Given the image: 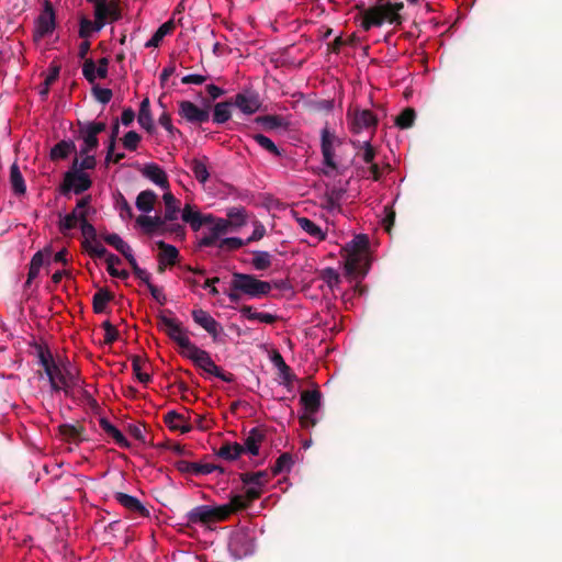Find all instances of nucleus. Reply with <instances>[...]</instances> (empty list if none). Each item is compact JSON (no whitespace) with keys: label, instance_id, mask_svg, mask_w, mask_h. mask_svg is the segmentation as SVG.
Returning <instances> with one entry per match:
<instances>
[{"label":"nucleus","instance_id":"20","mask_svg":"<svg viewBox=\"0 0 562 562\" xmlns=\"http://www.w3.org/2000/svg\"><path fill=\"white\" fill-rule=\"evenodd\" d=\"M158 248V271L164 272L166 269L173 267L179 260L178 249L165 241L156 243Z\"/></svg>","mask_w":562,"mask_h":562},{"label":"nucleus","instance_id":"12","mask_svg":"<svg viewBox=\"0 0 562 562\" xmlns=\"http://www.w3.org/2000/svg\"><path fill=\"white\" fill-rule=\"evenodd\" d=\"M90 212L89 198H82L78 201L71 213L66 214L59 221V231L64 235L77 227H80L82 221L88 217Z\"/></svg>","mask_w":562,"mask_h":562},{"label":"nucleus","instance_id":"56","mask_svg":"<svg viewBox=\"0 0 562 562\" xmlns=\"http://www.w3.org/2000/svg\"><path fill=\"white\" fill-rule=\"evenodd\" d=\"M247 245V240H243L238 237L224 238L220 243V247L223 249H239Z\"/></svg>","mask_w":562,"mask_h":562},{"label":"nucleus","instance_id":"39","mask_svg":"<svg viewBox=\"0 0 562 562\" xmlns=\"http://www.w3.org/2000/svg\"><path fill=\"white\" fill-rule=\"evenodd\" d=\"M262 439L263 437L259 431L255 429L251 430L245 439L244 445H241L244 447V452H247L250 456H258Z\"/></svg>","mask_w":562,"mask_h":562},{"label":"nucleus","instance_id":"11","mask_svg":"<svg viewBox=\"0 0 562 562\" xmlns=\"http://www.w3.org/2000/svg\"><path fill=\"white\" fill-rule=\"evenodd\" d=\"M301 404L303 406V413L300 416V424L304 428L315 426L316 418L315 414L318 412L321 406V394L318 391H304L301 394Z\"/></svg>","mask_w":562,"mask_h":562},{"label":"nucleus","instance_id":"54","mask_svg":"<svg viewBox=\"0 0 562 562\" xmlns=\"http://www.w3.org/2000/svg\"><path fill=\"white\" fill-rule=\"evenodd\" d=\"M102 328L104 330V342L105 344H113L116 339H117V336H119V333H117V329L115 328V326H113L109 321L106 322H103L102 324Z\"/></svg>","mask_w":562,"mask_h":562},{"label":"nucleus","instance_id":"6","mask_svg":"<svg viewBox=\"0 0 562 562\" xmlns=\"http://www.w3.org/2000/svg\"><path fill=\"white\" fill-rule=\"evenodd\" d=\"M240 481L245 485V491L233 495V498H238L239 508L243 510L261 497L270 477L266 471L247 472L240 475Z\"/></svg>","mask_w":562,"mask_h":562},{"label":"nucleus","instance_id":"42","mask_svg":"<svg viewBox=\"0 0 562 562\" xmlns=\"http://www.w3.org/2000/svg\"><path fill=\"white\" fill-rule=\"evenodd\" d=\"M113 299V295L110 291L105 289H100L94 295L92 300L93 311L98 314L103 313L110 301Z\"/></svg>","mask_w":562,"mask_h":562},{"label":"nucleus","instance_id":"51","mask_svg":"<svg viewBox=\"0 0 562 562\" xmlns=\"http://www.w3.org/2000/svg\"><path fill=\"white\" fill-rule=\"evenodd\" d=\"M140 140L142 137L138 133L130 131L123 136L122 144L125 149L135 151L138 148Z\"/></svg>","mask_w":562,"mask_h":562},{"label":"nucleus","instance_id":"64","mask_svg":"<svg viewBox=\"0 0 562 562\" xmlns=\"http://www.w3.org/2000/svg\"><path fill=\"white\" fill-rule=\"evenodd\" d=\"M119 211H120V216L123 218V220H131L133 217V211H132V207L131 205L127 203L126 200H122L120 203H119Z\"/></svg>","mask_w":562,"mask_h":562},{"label":"nucleus","instance_id":"37","mask_svg":"<svg viewBox=\"0 0 562 562\" xmlns=\"http://www.w3.org/2000/svg\"><path fill=\"white\" fill-rule=\"evenodd\" d=\"M216 467L211 463H198V462H180L179 470L189 472L191 474H211L215 471Z\"/></svg>","mask_w":562,"mask_h":562},{"label":"nucleus","instance_id":"17","mask_svg":"<svg viewBox=\"0 0 562 562\" xmlns=\"http://www.w3.org/2000/svg\"><path fill=\"white\" fill-rule=\"evenodd\" d=\"M191 315L194 323L209 333L213 340L220 338L223 333V327L209 312L202 308H194Z\"/></svg>","mask_w":562,"mask_h":562},{"label":"nucleus","instance_id":"52","mask_svg":"<svg viewBox=\"0 0 562 562\" xmlns=\"http://www.w3.org/2000/svg\"><path fill=\"white\" fill-rule=\"evenodd\" d=\"M254 139L257 142V144L259 146H261L267 151H269L276 156L280 155L278 147L274 145V143L269 137H267L262 134H256L254 136Z\"/></svg>","mask_w":562,"mask_h":562},{"label":"nucleus","instance_id":"46","mask_svg":"<svg viewBox=\"0 0 562 562\" xmlns=\"http://www.w3.org/2000/svg\"><path fill=\"white\" fill-rule=\"evenodd\" d=\"M293 458L290 453H282L276 461L272 468V474L278 475L284 472H290L293 467Z\"/></svg>","mask_w":562,"mask_h":562},{"label":"nucleus","instance_id":"40","mask_svg":"<svg viewBox=\"0 0 562 562\" xmlns=\"http://www.w3.org/2000/svg\"><path fill=\"white\" fill-rule=\"evenodd\" d=\"M190 168L198 181L205 183L210 177L206 158H194L190 162Z\"/></svg>","mask_w":562,"mask_h":562},{"label":"nucleus","instance_id":"7","mask_svg":"<svg viewBox=\"0 0 562 562\" xmlns=\"http://www.w3.org/2000/svg\"><path fill=\"white\" fill-rule=\"evenodd\" d=\"M342 146V140L338 138L335 134L329 132L328 128H323L322 131V154L324 159V165L331 169L337 170L339 165L341 164V154L340 149Z\"/></svg>","mask_w":562,"mask_h":562},{"label":"nucleus","instance_id":"63","mask_svg":"<svg viewBox=\"0 0 562 562\" xmlns=\"http://www.w3.org/2000/svg\"><path fill=\"white\" fill-rule=\"evenodd\" d=\"M82 158L79 162L80 170L83 171L86 169H93L95 166V158L92 155L88 154H81Z\"/></svg>","mask_w":562,"mask_h":562},{"label":"nucleus","instance_id":"34","mask_svg":"<svg viewBox=\"0 0 562 562\" xmlns=\"http://www.w3.org/2000/svg\"><path fill=\"white\" fill-rule=\"evenodd\" d=\"M175 27H176V25L172 20L165 22L164 24H161L158 27V30L154 33L151 38L146 42L145 46L147 48L158 47L160 45V43L162 42L164 37L167 36L168 34H171L173 32Z\"/></svg>","mask_w":562,"mask_h":562},{"label":"nucleus","instance_id":"25","mask_svg":"<svg viewBox=\"0 0 562 562\" xmlns=\"http://www.w3.org/2000/svg\"><path fill=\"white\" fill-rule=\"evenodd\" d=\"M164 422L171 431L187 434L192 430V425L184 414L170 411L165 414Z\"/></svg>","mask_w":562,"mask_h":562},{"label":"nucleus","instance_id":"29","mask_svg":"<svg viewBox=\"0 0 562 562\" xmlns=\"http://www.w3.org/2000/svg\"><path fill=\"white\" fill-rule=\"evenodd\" d=\"M114 498L116 502L122 505L124 508L128 509L133 513H138L142 516H147L148 512L143 506V504L134 496H131L125 493H116Z\"/></svg>","mask_w":562,"mask_h":562},{"label":"nucleus","instance_id":"31","mask_svg":"<svg viewBox=\"0 0 562 562\" xmlns=\"http://www.w3.org/2000/svg\"><path fill=\"white\" fill-rule=\"evenodd\" d=\"M162 201L165 203V209H166L164 218L167 222L176 221L178 218V214L180 211L179 201L172 194L170 189L167 191H164Z\"/></svg>","mask_w":562,"mask_h":562},{"label":"nucleus","instance_id":"36","mask_svg":"<svg viewBox=\"0 0 562 562\" xmlns=\"http://www.w3.org/2000/svg\"><path fill=\"white\" fill-rule=\"evenodd\" d=\"M100 426L104 430V432L108 436H110L119 447H121V448L130 447V442L125 438V436L115 426H113L110 422H108L106 419H101Z\"/></svg>","mask_w":562,"mask_h":562},{"label":"nucleus","instance_id":"30","mask_svg":"<svg viewBox=\"0 0 562 562\" xmlns=\"http://www.w3.org/2000/svg\"><path fill=\"white\" fill-rule=\"evenodd\" d=\"M226 223H228V227L232 231H236L244 225H246L248 220V214L244 207H231L227 211Z\"/></svg>","mask_w":562,"mask_h":562},{"label":"nucleus","instance_id":"60","mask_svg":"<svg viewBox=\"0 0 562 562\" xmlns=\"http://www.w3.org/2000/svg\"><path fill=\"white\" fill-rule=\"evenodd\" d=\"M85 246L91 255L99 258L103 257L106 252V249L101 244L95 243V240L85 244Z\"/></svg>","mask_w":562,"mask_h":562},{"label":"nucleus","instance_id":"4","mask_svg":"<svg viewBox=\"0 0 562 562\" xmlns=\"http://www.w3.org/2000/svg\"><path fill=\"white\" fill-rule=\"evenodd\" d=\"M240 512L238 498H229V502L218 506L201 505L194 507L188 515L192 524L211 526L212 524L227 520L232 515Z\"/></svg>","mask_w":562,"mask_h":562},{"label":"nucleus","instance_id":"35","mask_svg":"<svg viewBox=\"0 0 562 562\" xmlns=\"http://www.w3.org/2000/svg\"><path fill=\"white\" fill-rule=\"evenodd\" d=\"M104 240L120 251L130 262L134 261L131 247L117 234H109L104 236Z\"/></svg>","mask_w":562,"mask_h":562},{"label":"nucleus","instance_id":"49","mask_svg":"<svg viewBox=\"0 0 562 562\" xmlns=\"http://www.w3.org/2000/svg\"><path fill=\"white\" fill-rule=\"evenodd\" d=\"M44 263V254L36 252L30 263V269L27 273V281L26 283L30 284L41 272V269Z\"/></svg>","mask_w":562,"mask_h":562},{"label":"nucleus","instance_id":"41","mask_svg":"<svg viewBox=\"0 0 562 562\" xmlns=\"http://www.w3.org/2000/svg\"><path fill=\"white\" fill-rule=\"evenodd\" d=\"M132 367L136 379L140 383L147 384L150 381L148 363L144 359H142L140 357H135L132 361Z\"/></svg>","mask_w":562,"mask_h":562},{"label":"nucleus","instance_id":"61","mask_svg":"<svg viewBox=\"0 0 562 562\" xmlns=\"http://www.w3.org/2000/svg\"><path fill=\"white\" fill-rule=\"evenodd\" d=\"M206 81V77L199 74L187 75L182 77L181 82L183 85H202Z\"/></svg>","mask_w":562,"mask_h":562},{"label":"nucleus","instance_id":"1","mask_svg":"<svg viewBox=\"0 0 562 562\" xmlns=\"http://www.w3.org/2000/svg\"><path fill=\"white\" fill-rule=\"evenodd\" d=\"M357 9L359 13L356 19L363 31L380 27L384 23L401 24L402 22L400 14L403 9L402 2L379 1L369 8L358 5Z\"/></svg>","mask_w":562,"mask_h":562},{"label":"nucleus","instance_id":"62","mask_svg":"<svg viewBox=\"0 0 562 562\" xmlns=\"http://www.w3.org/2000/svg\"><path fill=\"white\" fill-rule=\"evenodd\" d=\"M323 279L331 288L339 283V274L334 269H326L323 273Z\"/></svg>","mask_w":562,"mask_h":562},{"label":"nucleus","instance_id":"16","mask_svg":"<svg viewBox=\"0 0 562 562\" xmlns=\"http://www.w3.org/2000/svg\"><path fill=\"white\" fill-rule=\"evenodd\" d=\"M207 217H210V220L205 221L204 225L209 226V234L202 237L201 245L213 246L222 235L227 234L231 229L225 218L215 217L212 214H207Z\"/></svg>","mask_w":562,"mask_h":562},{"label":"nucleus","instance_id":"59","mask_svg":"<svg viewBox=\"0 0 562 562\" xmlns=\"http://www.w3.org/2000/svg\"><path fill=\"white\" fill-rule=\"evenodd\" d=\"M112 259H115L117 262H120V259L119 257L114 256V255H110L106 259V262H108V271L109 273L112 276V277H119V278H126L127 277V272L125 270H117V268L113 267L112 265Z\"/></svg>","mask_w":562,"mask_h":562},{"label":"nucleus","instance_id":"28","mask_svg":"<svg viewBox=\"0 0 562 562\" xmlns=\"http://www.w3.org/2000/svg\"><path fill=\"white\" fill-rule=\"evenodd\" d=\"M137 122H138L139 126L142 128H144L147 133H149L150 135L154 134L155 125H154V120L151 116L150 103H149L148 98H145L140 102L139 111H138V115H137Z\"/></svg>","mask_w":562,"mask_h":562},{"label":"nucleus","instance_id":"14","mask_svg":"<svg viewBox=\"0 0 562 562\" xmlns=\"http://www.w3.org/2000/svg\"><path fill=\"white\" fill-rule=\"evenodd\" d=\"M94 5V18L98 22L105 23L116 21L120 18V8L116 0H87Z\"/></svg>","mask_w":562,"mask_h":562},{"label":"nucleus","instance_id":"57","mask_svg":"<svg viewBox=\"0 0 562 562\" xmlns=\"http://www.w3.org/2000/svg\"><path fill=\"white\" fill-rule=\"evenodd\" d=\"M252 225H254V231H252V234L246 239L247 244H249L251 241H258V240L262 239L263 236L266 235V227L262 223H260L259 221H255L252 223Z\"/></svg>","mask_w":562,"mask_h":562},{"label":"nucleus","instance_id":"24","mask_svg":"<svg viewBox=\"0 0 562 562\" xmlns=\"http://www.w3.org/2000/svg\"><path fill=\"white\" fill-rule=\"evenodd\" d=\"M181 218L184 223L196 232L209 221L207 214H202L196 206L187 203L181 211Z\"/></svg>","mask_w":562,"mask_h":562},{"label":"nucleus","instance_id":"5","mask_svg":"<svg viewBox=\"0 0 562 562\" xmlns=\"http://www.w3.org/2000/svg\"><path fill=\"white\" fill-rule=\"evenodd\" d=\"M272 286L267 281H261L252 274L234 273L231 292L227 294L231 301H237L240 294L251 299H260L270 293Z\"/></svg>","mask_w":562,"mask_h":562},{"label":"nucleus","instance_id":"3","mask_svg":"<svg viewBox=\"0 0 562 562\" xmlns=\"http://www.w3.org/2000/svg\"><path fill=\"white\" fill-rule=\"evenodd\" d=\"M38 358L53 390L67 391L75 385V372L69 362L54 360L50 352L45 349L40 350Z\"/></svg>","mask_w":562,"mask_h":562},{"label":"nucleus","instance_id":"13","mask_svg":"<svg viewBox=\"0 0 562 562\" xmlns=\"http://www.w3.org/2000/svg\"><path fill=\"white\" fill-rule=\"evenodd\" d=\"M56 27V15L53 4L45 0L44 8L35 21L34 26V41L38 42L42 38L50 35Z\"/></svg>","mask_w":562,"mask_h":562},{"label":"nucleus","instance_id":"18","mask_svg":"<svg viewBox=\"0 0 562 562\" xmlns=\"http://www.w3.org/2000/svg\"><path fill=\"white\" fill-rule=\"evenodd\" d=\"M179 115L190 123H204L210 119V112L206 108H201L191 101H180L178 103Z\"/></svg>","mask_w":562,"mask_h":562},{"label":"nucleus","instance_id":"58","mask_svg":"<svg viewBox=\"0 0 562 562\" xmlns=\"http://www.w3.org/2000/svg\"><path fill=\"white\" fill-rule=\"evenodd\" d=\"M159 124L169 133L170 136H173L176 133H179V130H177L173 125H172V120H171V116L170 114L168 113H162L160 116H159V120H158Z\"/></svg>","mask_w":562,"mask_h":562},{"label":"nucleus","instance_id":"8","mask_svg":"<svg viewBox=\"0 0 562 562\" xmlns=\"http://www.w3.org/2000/svg\"><path fill=\"white\" fill-rule=\"evenodd\" d=\"M164 329L168 337L173 340L180 348V355L187 353L195 344L190 339L189 330L180 321L172 317H164L161 319Z\"/></svg>","mask_w":562,"mask_h":562},{"label":"nucleus","instance_id":"33","mask_svg":"<svg viewBox=\"0 0 562 562\" xmlns=\"http://www.w3.org/2000/svg\"><path fill=\"white\" fill-rule=\"evenodd\" d=\"M295 221L300 228L315 240L322 241L325 239L326 234L313 221L308 220L307 217H296Z\"/></svg>","mask_w":562,"mask_h":562},{"label":"nucleus","instance_id":"21","mask_svg":"<svg viewBox=\"0 0 562 562\" xmlns=\"http://www.w3.org/2000/svg\"><path fill=\"white\" fill-rule=\"evenodd\" d=\"M103 122L89 123L82 131L83 146L80 154H88L98 147V135L105 130Z\"/></svg>","mask_w":562,"mask_h":562},{"label":"nucleus","instance_id":"2","mask_svg":"<svg viewBox=\"0 0 562 562\" xmlns=\"http://www.w3.org/2000/svg\"><path fill=\"white\" fill-rule=\"evenodd\" d=\"M346 273L349 276H364L369 269V238L357 235L341 249Z\"/></svg>","mask_w":562,"mask_h":562},{"label":"nucleus","instance_id":"45","mask_svg":"<svg viewBox=\"0 0 562 562\" xmlns=\"http://www.w3.org/2000/svg\"><path fill=\"white\" fill-rule=\"evenodd\" d=\"M102 27V23L98 22L95 18L94 21L82 18L80 20L79 36L81 38H88L92 33L99 32Z\"/></svg>","mask_w":562,"mask_h":562},{"label":"nucleus","instance_id":"23","mask_svg":"<svg viewBox=\"0 0 562 562\" xmlns=\"http://www.w3.org/2000/svg\"><path fill=\"white\" fill-rule=\"evenodd\" d=\"M166 220L159 215H139L136 218V224L142 231L149 235H161L166 231Z\"/></svg>","mask_w":562,"mask_h":562},{"label":"nucleus","instance_id":"9","mask_svg":"<svg viewBox=\"0 0 562 562\" xmlns=\"http://www.w3.org/2000/svg\"><path fill=\"white\" fill-rule=\"evenodd\" d=\"M228 549L237 559L248 557L255 550L254 532L246 528L235 530L231 535Z\"/></svg>","mask_w":562,"mask_h":562},{"label":"nucleus","instance_id":"10","mask_svg":"<svg viewBox=\"0 0 562 562\" xmlns=\"http://www.w3.org/2000/svg\"><path fill=\"white\" fill-rule=\"evenodd\" d=\"M182 357L191 360L195 367L203 370L204 372L220 378L223 381H229V379L223 374L222 369L212 360L210 353L199 348L196 345L191 347V349Z\"/></svg>","mask_w":562,"mask_h":562},{"label":"nucleus","instance_id":"48","mask_svg":"<svg viewBox=\"0 0 562 562\" xmlns=\"http://www.w3.org/2000/svg\"><path fill=\"white\" fill-rule=\"evenodd\" d=\"M231 104L228 102H220L214 106L213 121L223 124L231 119Z\"/></svg>","mask_w":562,"mask_h":562},{"label":"nucleus","instance_id":"26","mask_svg":"<svg viewBox=\"0 0 562 562\" xmlns=\"http://www.w3.org/2000/svg\"><path fill=\"white\" fill-rule=\"evenodd\" d=\"M65 183L76 193H81L90 188L91 180L85 171L76 170L66 173Z\"/></svg>","mask_w":562,"mask_h":562},{"label":"nucleus","instance_id":"38","mask_svg":"<svg viewBox=\"0 0 562 562\" xmlns=\"http://www.w3.org/2000/svg\"><path fill=\"white\" fill-rule=\"evenodd\" d=\"M241 315L249 321H258L265 324H273L277 321V316L270 313L254 311L251 306H243L240 308Z\"/></svg>","mask_w":562,"mask_h":562},{"label":"nucleus","instance_id":"50","mask_svg":"<svg viewBox=\"0 0 562 562\" xmlns=\"http://www.w3.org/2000/svg\"><path fill=\"white\" fill-rule=\"evenodd\" d=\"M251 263L256 270H265L271 266V256L267 251H257Z\"/></svg>","mask_w":562,"mask_h":562},{"label":"nucleus","instance_id":"32","mask_svg":"<svg viewBox=\"0 0 562 562\" xmlns=\"http://www.w3.org/2000/svg\"><path fill=\"white\" fill-rule=\"evenodd\" d=\"M157 202V194L151 190L142 191L136 198V207L143 213H149L154 210Z\"/></svg>","mask_w":562,"mask_h":562},{"label":"nucleus","instance_id":"15","mask_svg":"<svg viewBox=\"0 0 562 562\" xmlns=\"http://www.w3.org/2000/svg\"><path fill=\"white\" fill-rule=\"evenodd\" d=\"M350 130L360 133L364 130H374L378 123L376 116L370 110H355L348 113Z\"/></svg>","mask_w":562,"mask_h":562},{"label":"nucleus","instance_id":"55","mask_svg":"<svg viewBox=\"0 0 562 562\" xmlns=\"http://www.w3.org/2000/svg\"><path fill=\"white\" fill-rule=\"evenodd\" d=\"M81 234L85 237V244H89L90 241L95 240V229L88 222V217H86L80 225Z\"/></svg>","mask_w":562,"mask_h":562},{"label":"nucleus","instance_id":"43","mask_svg":"<svg viewBox=\"0 0 562 562\" xmlns=\"http://www.w3.org/2000/svg\"><path fill=\"white\" fill-rule=\"evenodd\" d=\"M244 453V447L237 442L223 445L218 456L225 460H236Z\"/></svg>","mask_w":562,"mask_h":562},{"label":"nucleus","instance_id":"44","mask_svg":"<svg viewBox=\"0 0 562 562\" xmlns=\"http://www.w3.org/2000/svg\"><path fill=\"white\" fill-rule=\"evenodd\" d=\"M10 182L16 194H24L26 187L19 167L14 164L10 168Z\"/></svg>","mask_w":562,"mask_h":562},{"label":"nucleus","instance_id":"19","mask_svg":"<svg viewBox=\"0 0 562 562\" xmlns=\"http://www.w3.org/2000/svg\"><path fill=\"white\" fill-rule=\"evenodd\" d=\"M109 59L106 57L100 58L97 63L91 58H87L82 65L83 77L89 82H94L98 79H104L108 76Z\"/></svg>","mask_w":562,"mask_h":562},{"label":"nucleus","instance_id":"47","mask_svg":"<svg viewBox=\"0 0 562 562\" xmlns=\"http://www.w3.org/2000/svg\"><path fill=\"white\" fill-rule=\"evenodd\" d=\"M75 146L71 142L61 140L57 143L50 150V158L53 160H59L68 157L74 150Z\"/></svg>","mask_w":562,"mask_h":562},{"label":"nucleus","instance_id":"27","mask_svg":"<svg viewBox=\"0 0 562 562\" xmlns=\"http://www.w3.org/2000/svg\"><path fill=\"white\" fill-rule=\"evenodd\" d=\"M235 105L245 114H254L259 110L261 103L255 93H238L235 97Z\"/></svg>","mask_w":562,"mask_h":562},{"label":"nucleus","instance_id":"53","mask_svg":"<svg viewBox=\"0 0 562 562\" xmlns=\"http://www.w3.org/2000/svg\"><path fill=\"white\" fill-rule=\"evenodd\" d=\"M415 119V112L413 109H405L402 113L396 117V125L401 128H407L412 126Z\"/></svg>","mask_w":562,"mask_h":562},{"label":"nucleus","instance_id":"22","mask_svg":"<svg viewBox=\"0 0 562 562\" xmlns=\"http://www.w3.org/2000/svg\"><path fill=\"white\" fill-rule=\"evenodd\" d=\"M142 175L159 187L161 190L167 191L170 189L168 176L166 171L157 164H146L140 170Z\"/></svg>","mask_w":562,"mask_h":562}]
</instances>
